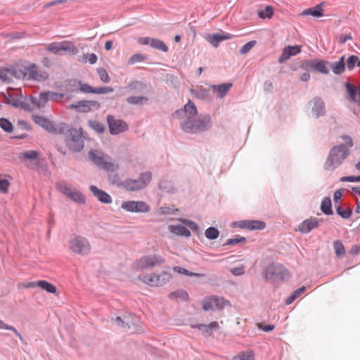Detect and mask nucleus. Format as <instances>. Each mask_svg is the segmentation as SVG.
<instances>
[{"mask_svg":"<svg viewBox=\"0 0 360 360\" xmlns=\"http://www.w3.org/2000/svg\"><path fill=\"white\" fill-rule=\"evenodd\" d=\"M97 73L103 82L108 83L110 82V77L105 69L99 68L97 69Z\"/></svg>","mask_w":360,"mask_h":360,"instance_id":"49530a36","label":"nucleus"},{"mask_svg":"<svg viewBox=\"0 0 360 360\" xmlns=\"http://www.w3.org/2000/svg\"><path fill=\"white\" fill-rule=\"evenodd\" d=\"M10 183L6 179L0 178V192L6 193L9 187Z\"/></svg>","mask_w":360,"mask_h":360,"instance_id":"4d7b16f0","label":"nucleus"},{"mask_svg":"<svg viewBox=\"0 0 360 360\" xmlns=\"http://www.w3.org/2000/svg\"><path fill=\"white\" fill-rule=\"evenodd\" d=\"M63 96V94H58L53 91L43 92L40 94L39 101L37 104L38 107H41L43 106L47 101H58L62 99Z\"/></svg>","mask_w":360,"mask_h":360,"instance_id":"a211bd4d","label":"nucleus"},{"mask_svg":"<svg viewBox=\"0 0 360 360\" xmlns=\"http://www.w3.org/2000/svg\"><path fill=\"white\" fill-rule=\"evenodd\" d=\"M319 219L316 217H310L302 221L299 227L298 231L302 233H308L312 229L319 226Z\"/></svg>","mask_w":360,"mask_h":360,"instance_id":"6ab92c4d","label":"nucleus"},{"mask_svg":"<svg viewBox=\"0 0 360 360\" xmlns=\"http://www.w3.org/2000/svg\"><path fill=\"white\" fill-rule=\"evenodd\" d=\"M139 279L145 284L151 287H159L168 283L172 279V275L166 271L160 274H150L139 276Z\"/></svg>","mask_w":360,"mask_h":360,"instance_id":"423d86ee","label":"nucleus"},{"mask_svg":"<svg viewBox=\"0 0 360 360\" xmlns=\"http://www.w3.org/2000/svg\"><path fill=\"white\" fill-rule=\"evenodd\" d=\"M101 105L97 101H81L76 104L70 105L69 109H76L79 112H87L92 109H98Z\"/></svg>","mask_w":360,"mask_h":360,"instance_id":"4468645a","label":"nucleus"},{"mask_svg":"<svg viewBox=\"0 0 360 360\" xmlns=\"http://www.w3.org/2000/svg\"><path fill=\"white\" fill-rule=\"evenodd\" d=\"M89 158L97 167L107 172H115L118 169V165L111 162L110 157L100 150H90Z\"/></svg>","mask_w":360,"mask_h":360,"instance_id":"7ed1b4c3","label":"nucleus"},{"mask_svg":"<svg viewBox=\"0 0 360 360\" xmlns=\"http://www.w3.org/2000/svg\"><path fill=\"white\" fill-rule=\"evenodd\" d=\"M39 157V153L36 150H27L23 153H22L19 158L20 161L23 162L25 160H35L38 158Z\"/></svg>","mask_w":360,"mask_h":360,"instance_id":"473e14b6","label":"nucleus"},{"mask_svg":"<svg viewBox=\"0 0 360 360\" xmlns=\"http://www.w3.org/2000/svg\"><path fill=\"white\" fill-rule=\"evenodd\" d=\"M32 119L36 124L41 125L47 130L51 131L53 129V125L50 121L41 116L33 115Z\"/></svg>","mask_w":360,"mask_h":360,"instance_id":"7c9ffc66","label":"nucleus"},{"mask_svg":"<svg viewBox=\"0 0 360 360\" xmlns=\"http://www.w3.org/2000/svg\"><path fill=\"white\" fill-rule=\"evenodd\" d=\"M91 125L94 129H95L96 131L99 133H102L104 131V127L103 124L98 122H93Z\"/></svg>","mask_w":360,"mask_h":360,"instance_id":"0e129e2a","label":"nucleus"},{"mask_svg":"<svg viewBox=\"0 0 360 360\" xmlns=\"http://www.w3.org/2000/svg\"><path fill=\"white\" fill-rule=\"evenodd\" d=\"M58 190L65 195L66 196H69L70 194L72 193V191L74 190V188H72L70 185L61 182L56 185Z\"/></svg>","mask_w":360,"mask_h":360,"instance_id":"c9c22d12","label":"nucleus"},{"mask_svg":"<svg viewBox=\"0 0 360 360\" xmlns=\"http://www.w3.org/2000/svg\"><path fill=\"white\" fill-rule=\"evenodd\" d=\"M95 88L87 84H80L79 90L84 93H93L94 94Z\"/></svg>","mask_w":360,"mask_h":360,"instance_id":"052dcab7","label":"nucleus"},{"mask_svg":"<svg viewBox=\"0 0 360 360\" xmlns=\"http://www.w3.org/2000/svg\"><path fill=\"white\" fill-rule=\"evenodd\" d=\"M257 326L259 329L265 332L271 331L275 328L274 325H263L262 323H258Z\"/></svg>","mask_w":360,"mask_h":360,"instance_id":"338daca9","label":"nucleus"},{"mask_svg":"<svg viewBox=\"0 0 360 360\" xmlns=\"http://www.w3.org/2000/svg\"><path fill=\"white\" fill-rule=\"evenodd\" d=\"M0 328L1 329H6L13 331L20 340H22V338L21 335L17 331V330L11 326H8L3 321L0 320Z\"/></svg>","mask_w":360,"mask_h":360,"instance_id":"3c124183","label":"nucleus"},{"mask_svg":"<svg viewBox=\"0 0 360 360\" xmlns=\"http://www.w3.org/2000/svg\"><path fill=\"white\" fill-rule=\"evenodd\" d=\"M109 130L111 134L115 135L127 130V124L122 120L115 119L114 116L109 115L107 118Z\"/></svg>","mask_w":360,"mask_h":360,"instance_id":"f8f14e48","label":"nucleus"},{"mask_svg":"<svg viewBox=\"0 0 360 360\" xmlns=\"http://www.w3.org/2000/svg\"><path fill=\"white\" fill-rule=\"evenodd\" d=\"M46 50L54 54L61 53L60 42H53L46 46Z\"/></svg>","mask_w":360,"mask_h":360,"instance_id":"ea45409f","label":"nucleus"},{"mask_svg":"<svg viewBox=\"0 0 360 360\" xmlns=\"http://www.w3.org/2000/svg\"><path fill=\"white\" fill-rule=\"evenodd\" d=\"M301 52V46H288L283 50L281 55L278 58V63H283L288 60L291 56H296Z\"/></svg>","mask_w":360,"mask_h":360,"instance_id":"f3484780","label":"nucleus"},{"mask_svg":"<svg viewBox=\"0 0 360 360\" xmlns=\"http://www.w3.org/2000/svg\"><path fill=\"white\" fill-rule=\"evenodd\" d=\"M199 329H202L206 332H210L212 329H217L219 328V323L217 321H213L209 325L200 324L197 326Z\"/></svg>","mask_w":360,"mask_h":360,"instance_id":"09e8293b","label":"nucleus"},{"mask_svg":"<svg viewBox=\"0 0 360 360\" xmlns=\"http://www.w3.org/2000/svg\"><path fill=\"white\" fill-rule=\"evenodd\" d=\"M330 62L321 59H310L302 61L300 68L305 70H311L324 75L329 73Z\"/></svg>","mask_w":360,"mask_h":360,"instance_id":"6e6552de","label":"nucleus"},{"mask_svg":"<svg viewBox=\"0 0 360 360\" xmlns=\"http://www.w3.org/2000/svg\"><path fill=\"white\" fill-rule=\"evenodd\" d=\"M210 115H201L191 120H184L181 124L182 129L188 133H198L207 130L211 124Z\"/></svg>","mask_w":360,"mask_h":360,"instance_id":"f03ea898","label":"nucleus"},{"mask_svg":"<svg viewBox=\"0 0 360 360\" xmlns=\"http://www.w3.org/2000/svg\"><path fill=\"white\" fill-rule=\"evenodd\" d=\"M36 286L39 287L41 289L46 290V292H50V293L55 294L57 292V289H56V286L46 281H39L37 282H32V283H28V285H27V287H30V288H34Z\"/></svg>","mask_w":360,"mask_h":360,"instance_id":"b1692460","label":"nucleus"},{"mask_svg":"<svg viewBox=\"0 0 360 360\" xmlns=\"http://www.w3.org/2000/svg\"><path fill=\"white\" fill-rule=\"evenodd\" d=\"M232 85V83H224L219 85H211L210 88L216 93L217 98H221L227 94Z\"/></svg>","mask_w":360,"mask_h":360,"instance_id":"393cba45","label":"nucleus"},{"mask_svg":"<svg viewBox=\"0 0 360 360\" xmlns=\"http://www.w3.org/2000/svg\"><path fill=\"white\" fill-rule=\"evenodd\" d=\"M337 213L343 219H348L352 214V210L350 208L343 209L341 207L337 208Z\"/></svg>","mask_w":360,"mask_h":360,"instance_id":"8fccbe9b","label":"nucleus"},{"mask_svg":"<svg viewBox=\"0 0 360 360\" xmlns=\"http://www.w3.org/2000/svg\"><path fill=\"white\" fill-rule=\"evenodd\" d=\"M226 301L222 297L211 296L206 297L202 302V309L205 311L213 310L215 309H222L225 305Z\"/></svg>","mask_w":360,"mask_h":360,"instance_id":"ddd939ff","label":"nucleus"},{"mask_svg":"<svg viewBox=\"0 0 360 360\" xmlns=\"http://www.w3.org/2000/svg\"><path fill=\"white\" fill-rule=\"evenodd\" d=\"M178 209L171 208L167 206L160 207L158 211L160 214H174Z\"/></svg>","mask_w":360,"mask_h":360,"instance_id":"603ef678","label":"nucleus"},{"mask_svg":"<svg viewBox=\"0 0 360 360\" xmlns=\"http://www.w3.org/2000/svg\"><path fill=\"white\" fill-rule=\"evenodd\" d=\"M69 248L71 251L78 255H87L91 251L89 240L81 236L75 235L69 240Z\"/></svg>","mask_w":360,"mask_h":360,"instance_id":"0eeeda50","label":"nucleus"},{"mask_svg":"<svg viewBox=\"0 0 360 360\" xmlns=\"http://www.w3.org/2000/svg\"><path fill=\"white\" fill-rule=\"evenodd\" d=\"M231 272L235 276H240L245 273V266L243 265L234 267L231 269Z\"/></svg>","mask_w":360,"mask_h":360,"instance_id":"680f3d73","label":"nucleus"},{"mask_svg":"<svg viewBox=\"0 0 360 360\" xmlns=\"http://www.w3.org/2000/svg\"><path fill=\"white\" fill-rule=\"evenodd\" d=\"M97 56L95 53L84 55V62L89 61L90 64H94L97 61Z\"/></svg>","mask_w":360,"mask_h":360,"instance_id":"13d9d810","label":"nucleus"},{"mask_svg":"<svg viewBox=\"0 0 360 360\" xmlns=\"http://www.w3.org/2000/svg\"><path fill=\"white\" fill-rule=\"evenodd\" d=\"M168 229L171 233L177 236H184L186 237L191 236V231L182 225H169Z\"/></svg>","mask_w":360,"mask_h":360,"instance_id":"bb28decb","label":"nucleus"},{"mask_svg":"<svg viewBox=\"0 0 360 360\" xmlns=\"http://www.w3.org/2000/svg\"><path fill=\"white\" fill-rule=\"evenodd\" d=\"M150 46L163 52L168 51V47L167 45L164 43V41L158 39L153 38Z\"/></svg>","mask_w":360,"mask_h":360,"instance_id":"72a5a7b5","label":"nucleus"},{"mask_svg":"<svg viewBox=\"0 0 360 360\" xmlns=\"http://www.w3.org/2000/svg\"><path fill=\"white\" fill-rule=\"evenodd\" d=\"M165 262V259L158 255H149L141 257L139 260L136 261L134 266L137 270H142L146 269H151L156 266L161 265Z\"/></svg>","mask_w":360,"mask_h":360,"instance_id":"1a4fd4ad","label":"nucleus"},{"mask_svg":"<svg viewBox=\"0 0 360 360\" xmlns=\"http://www.w3.org/2000/svg\"><path fill=\"white\" fill-rule=\"evenodd\" d=\"M343 192V189H338L335 192L333 195V200L335 202H338V200L342 198Z\"/></svg>","mask_w":360,"mask_h":360,"instance_id":"774afa93","label":"nucleus"},{"mask_svg":"<svg viewBox=\"0 0 360 360\" xmlns=\"http://www.w3.org/2000/svg\"><path fill=\"white\" fill-rule=\"evenodd\" d=\"M72 200L78 202V203H84L85 198L84 196L77 190L74 188L72 193L68 196Z\"/></svg>","mask_w":360,"mask_h":360,"instance_id":"e433bc0d","label":"nucleus"},{"mask_svg":"<svg viewBox=\"0 0 360 360\" xmlns=\"http://www.w3.org/2000/svg\"><path fill=\"white\" fill-rule=\"evenodd\" d=\"M0 127L6 132H11L13 130V125L11 122L6 118L0 119Z\"/></svg>","mask_w":360,"mask_h":360,"instance_id":"c03bdc74","label":"nucleus"},{"mask_svg":"<svg viewBox=\"0 0 360 360\" xmlns=\"http://www.w3.org/2000/svg\"><path fill=\"white\" fill-rule=\"evenodd\" d=\"M61 52H65L70 55H75L78 53L77 47L70 41H64L60 42Z\"/></svg>","mask_w":360,"mask_h":360,"instance_id":"c85d7f7f","label":"nucleus"},{"mask_svg":"<svg viewBox=\"0 0 360 360\" xmlns=\"http://www.w3.org/2000/svg\"><path fill=\"white\" fill-rule=\"evenodd\" d=\"M121 207L127 212H148L150 210V206L143 201H124Z\"/></svg>","mask_w":360,"mask_h":360,"instance_id":"9b49d317","label":"nucleus"},{"mask_svg":"<svg viewBox=\"0 0 360 360\" xmlns=\"http://www.w3.org/2000/svg\"><path fill=\"white\" fill-rule=\"evenodd\" d=\"M232 35L229 33L213 34L206 36V40L214 47H218L219 44L224 40L231 39Z\"/></svg>","mask_w":360,"mask_h":360,"instance_id":"412c9836","label":"nucleus"},{"mask_svg":"<svg viewBox=\"0 0 360 360\" xmlns=\"http://www.w3.org/2000/svg\"><path fill=\"white\" fill-rule=\"evenodd\" d=\"M169 297L187 300L188 298V295L185 290H177L170 293Z\"/></svg>","mask_w":360,"mask_h":360,"instance_id":"37998d69","label":"nucleus"},{"mask_svg":"<svg viewBox=\"0 0 360 360\" xmlns=\"http://www.w3.org/2000/svg\"><path fill=\"white\" fill-rule=\"evenodd\" d=\"M321 211L326 214H332L333 210L331 208V200L329 197H326L321 202Z\"/></svg>","mask_w":360,"mask_h":360,"instance_id":"2f4dec72","label":"nucleus"},{"mask_svg":"<svg viewBox=\"0 0 360 360\" xmlns=\"http://www.w3.org/2000/svg\"><path fill=\"white\" fill-rule=\"evenodd\" d=\"M91 192L98 200L103 203H110L112 202V198L104 191L98 189L95 186H91L89 188Z\"/></svg>","mask_w":360,"mask_h":360,"instance_id":"5701e85b","label":"nucleus"},{"mask_svg":"<svg viewBox=\"0 0 360 360\" xmlns=\"http://www.w3.org/2000/svg\"><path fill=\"white\" fill-rule=\"evenodd\" d=\"M191 93L194 98L198 99L205 100L210 98V97L209 90L202 87L191 89Z\"/></svg>","mask_w":360,"mask_h":360,"instance_id":"c756f323","label":"nucleus"},{"mask_svg":"<svg viewBox=\"0 0 360 360\" xmlns=\"http://www.w3.org/2000/svg\"><path fill=\"white\" fill-rule=\"evenodd\" d=\"M246 239L245 237H239L235 238H230L227 240L226 245H232L240 242H245Z\"/></svg>","mask_w":360,"mask_h":360,"instance_id":"e2e57ef3","label":"nucleus"},{"mask_svg":"<svg viewBox=\"0 0 360 360\" xmlns=\"http://www.w3.org/2000/svg\"><path fill=\"white\" fill-rule=\"evenodd\" d=\"M333 248L337 257H342L345 255V246L340 240L334 241Z\"/></svg>","mask_w":360,"mask_h":360,"instance_id":"4c0bfd02","label":"nucleus"},{"mask_svg":"<svg viewBox=\"0 0 360 360\" xmlns=\"http://www.w3.org/2000/svg\"><path fill=\"white\" fill-rule=\"evenodd\" d=\"M146 59V57L140 53L134 54L129 59L128 63L130 65L135 64L136 63H139L143 61Z\"/></svg>","mask_w":360,"mask_h":360,"instance_id":"de8ad7c7","label":"nucleus"},{"mask_svg":"<svg viewBox=\"0 0 360 360\" xmlns=\"http://www.w3.org/2000/svg\"><path fill=\"white\" fill-rule=\"evenodd\" d=\"M219 231L214 227H210L205 231V236L210 240H214L219 237Z\"/></svg>","mask_w":360,"mask_h":360,"instance_id":"79ce46f5","label":"nucleus"},{"mask_svg":"<svg viewBox=\"0 0 360 360\" xmlns=\"http://www.w3.org/2000/svg\"><path fill=\"white\" fill-rule=\"evenodd\" d=\"M322 5L323 4H319L314 7L305 9L301 13V15L305 16L311 15L315 18L321 17L323 15V9Z\"/></svg>","mask_w":360,"mask_h":360,"instance_id":"a878e982","label":"nucleus"},{"mask_svg":"<svg viewBox=\"0 0 360 360\" xmlns=\"http://www.w3.org/2000/svg\"><path fill=\"white\" fill-rule=\"evenodd\" d=\"M152 39H153V38L148 37H140L138 39V42H139V44H140L141 45H150V46Z\"/></svg>","mask_w":360,"mask_h":360,"instance_id":"69168bd1","label":"nucleus"},{"mask_svg":"<svg viewBox=\"0 0 360 360\" xmlns=\"http://www.w3.org/2000/svg\"><path fill=\"white\" fill-rule=\"evenodd\" d=\"M345 88L347 91L351 101L357 104L359 106L360 105V86L359 87L355 86L354 85L346 82Z\"/></svg>","mask_w":360,"mask_h":360,"instance_id":"4be33fe9","label":"nucleus"},{"mask_svg":"<svg viewBox=\"0 0 360 360\" xmlns=\"http://www.w3.org/2000/svg\"><path fill=\"white\" fill-rule=\"evenodd\" d=\"M28 78L37 82H43L48 78V74L41 70L36 65L30 64L27 68Z\"/></svg>","mask_w":360,"mask_h":360,"instance_id":"2eb2a0df","label":"nucleus"},{"mask_svg":"<svg viewBox=\"0 0 360 360\" xmlns=\"http://www.w3.org/2000/svg\"><path fill=\"white\" fill-rule=\"evenodd\" d=\"M233 360H254V355L252 351L243 352L233 356Z\"/></svg>","mask_w":360,"mask_h":360,"instance_id":"a19ab883","label":"nucleus"},{"mask_svg":"<svg viewBox=\"0 0 360 360\" xmlns=\"http://www.w3.org/2000/svg\"><path fill=\"white\" fill-rule=\"evenodd\" d=\"M174 271H175L177 274H184L186 276H196V277H203L205 275L204 274H198V273H193L189 271L188 270L181 267V266H174L173 268Z\"/></svg>","mask_w":360,"mask_h":360,"instance_id":"f704fd0d","label":"nucleus"},{"mask_svg":"<svg viewBox=\"0 0 360 360\" xmlns=\"http://www.w3.org/2000/svg\"><path fill=\"white\" fill-rule=\"evenodd\" d=\"M152 174L149 172L141 173L138 179H129L122 183L123 188L128 191H136L144 188L151 181Z\"/></svg>","mask_w":360,"mask_h":360,"instance_id":"39448f33","label":"nucleus"},{"mask_svg":"<svg viewBox=\"0 0 360 360\" xmlns=\"http://www.w3.org/2000/svg\"><path fill=\"white\" fill-rule=\"evenodd\" d=\"M331 69L335 75L342 74L345 70V57L342 56L340 60L334 63H330L329 70Z\"/></svg>","mask_w":360,"mask_h":360,"instance_id":"cd10ccee","label":"nucleus"},{"mask_svg":"<svg viewBox=\"0 0 360 360\" xmlns=\"http://www.w3.org/2000/svg\"><path fill=\"white\" fill-rule=\"evenodd\" d=\"M198 115V109L195 103L189 100L184 106V109L176 110L173 116L176 118H185L184 120H191Z\"/></svg>","mask_w":360,"mask_h":360,"instance_id":"9d476101","label":"nucleus"},{"mask_svg":"<svg viewBox=\"0 0 360 360\" xmlns=\"http://www.w3.org/2000/svg\"><path fill=\"white\" fill-rule=\"evenodd\" d=\"M64 141L68 149L73 152H79L84 148V139L79 129L75 128L68 129L64 135Z\"/></svg>","mask_w":360,"mask_h":360,"instance_id":"20e7f679","label":"nucleus"},{"mask_svg":"<svg viewBox=\"0 0 360 360\" xmlns=\"http://www.w3.org/2000/svg\"><path fill=\"white\" fill-rule=\"evenodd\" d=\"M342 139L345 144L334 146L330 150L329 156L325 163L326 169L334 170L341 165L343 160L348 156L349 148L353 145L352 140L347 136H342Z\"/></svg>","mask_w":360,"mask_h":360,"instance_id":"f257e3e1","label":"nucleus"},{"mask_svg":"<svg viewBox=\"0 0 360 360\" xmlns=\"http://www.w3.org/2000/svg\"><path fill=\"white\" fill-rule=\"evenodd\" d=\"M12 73L8 70L0 69V79L4 82H9L12 78Z\"/></svg>","mask_w":360,"mask_h":360,"instance_id":"a18cd8bd","label":"nucleus"},{"mask_svg":"<svg viewBox=\"0 0 360 360\" xmlns=\"http://www.w3.org/2000/svg\"><path fill=\"white\" fill-rule=\"evenodd\" d=\"M274 15V10L271 6H266L264 10L258 11V15L260 18H271Z\"/></svg>","mask_w":360,"mask_h":360,"instance_id":"58836bf2","label":"nucleus"},{"mask_svg":"<svg viewBox=\"0 0 360 360\" xmlns=\"http://www.w3.org/2000/svg\"><path fill=\"white\" fill-rule=\"evenodd\" d=\"M147 100V98L143 96H130L127 98V101L130 104H138L143 101Z\"/></svg>","mask_w":360,"mask_h":360,"instance_id":"6e6d98bb","label":"nucleus"},{"mask_svg":"<svg viewBox=\"0 0 360 360\" xmlns=\"http://www.w3.org/2000/svg\"><path fill=\"white\" fill-rule=\"evenodd\" d=\"M256 44V41H251L244 44L240 50L241 54H245L249 52Z\"/></svg>","mask_w":360,"mask_h":360,"instance_id":"5fc2aeb1","label":"nucleus"},{"mask_svg":"<svg viewBox=\"0 0 360 360\" xmlns=\"http://www.w3.org/2000/svg\"><path fill=\"white\" fill-rule=\"evenodd\" d=\"M113 91V89L112 87L109 86H103V87H99V88H95L94 89V94H108L111 93Z\"/></svg>","mask_w":360,"mask_h":360,"instance_id":"bf43d9fd","label":"nucleus"},{"mask_svg":"<svg viewBox=\"0 0 360 360\" xmlns=\"http://www.w3.org/2000/svg\"><path fill=\"white\" fill-rule=\"evenodd\" d=\"M359 58L356 56H350L347 60V67L349 70L354 69L355 64L358 63Z\"/></svg>","mask_w":360,"mask_h":360,"instance_id":"864d4df0","label":"nucleus"},{"mask_svg":"<svg viewBox=\"0 0 360 360\" xmlns=\"http://www.w3.org/2000/svg\"><path fill=\"white\" fill-rule=\"evenodd\" d=\"M310 104L312 105V112L316 117L323 116L325 114V103L321 98L316 97L310 101Z\"/></svg>","mask_w":360,"mask_h":360,"instance_id":"aec40b11","label":"nucleus"},{"mask_svg":"<svg viewBox=\"0 0 360 360\" xmlns=\"http://www.w3.org/2000/svg\"><path fill=\"white\" fill-rule=\"evenodd\" d=\"M238 226L250 231L262 230L266 227V223L261 220H242L238 222Z\"/></svg>","mask_w":360,"mask_h":360,"instance_id":"dca6fc26","label":"nucleus"}]
</instances>
